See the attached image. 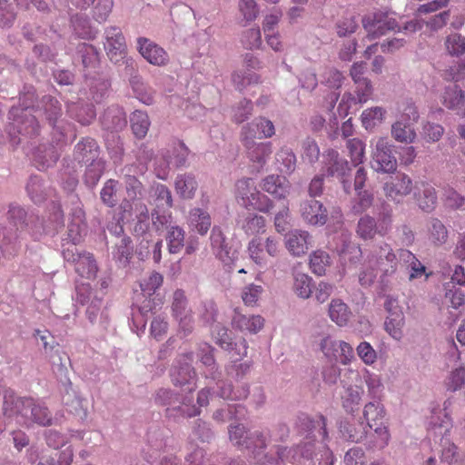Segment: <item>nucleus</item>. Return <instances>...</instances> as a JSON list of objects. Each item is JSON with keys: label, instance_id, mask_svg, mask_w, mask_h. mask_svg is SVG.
<instances>
[{"label": "nucleus", "instance_id": "nucleus-1", "mask_svg": "<svg viewBox=\"0 0 465 465\" xmlns=\"http://www.w3.org/2000/svg\"><path fill=\"white\" fill-rule=\"evenodd\" d=\"M397 264V255L391 244L387 242L373 244L364 258L359 281L361 285L369 286L375 281L379 272L382 275L394 273Z\"/></svg>", "mask_w": 465, "mask_h": 465}, {"label": "nucleus", "instance_id": "nucleus-2", "mask_svg": "<svg viewBox=\"0 0 465 465\" xmlns=\"http://www.w3.org/2000/svg\"><path fill=\"white\" fill-rule=\"evenodd\" d=\"M8 401L4 402V413L7 416L15 415L16 421L29 427L33 423L40 426H50L52 416L48 409L35 401L32 398H17L14 401V408L9 409Z\"/></svg>", "mask_w": 465, "mask_h": 465}, {"label": "nucleus", "instance_id": "nucleus-3", "mask_svg": "<svg viewBox=\"0 0 465 465\" xmlns=\"http://www.w3.org/2000/svg\"><path fill=\"white\" fill-rule=\"evenodd\" d=\"M236 203L248 211L269 213L272 208V200L262 193L252 178H242L235 183Z\"/></svg>", "mask_w": 465, "mask_h": 465}, {"label": "nucleus", "instance_id": "nucleus-4", "mask_svg": "<svg viewBox=\"0 0 465 465\" xmlns=\"http://www.w3.org/2000/svg\"><path fill=\"white\" fill-rule=\"evenodd\" d=\"M363 417L374 433L369 444L371 448L383 449L390 441V432L385 422V410L380 402H369L364 406Z\"/></svg>", "mask_w": 465, "mask_h": 465}, {"label": "nucleus", "instance_id": "nucleus-5", "mask_svg": "<svg viewBox=\"0 0 465 465\" xmlns=\"http://www.w3.org/2000/svg\"><path fill=\"white\" fill-rule=\"evenodd\" d=\"M247 251L253 262L263 266L267 264L268 258L276 257L279 254L281 245L274 236H269L266 239L255 236L249 242Z\"/></svg>", "mask_w": 465, "mask_h": 465}, {"label": "nucleus", "instance_id": "nucleus-6", "mask_svg": "<svg viewBox=\"0 0 465 465\" xmlns=\"http://www.w3.org/2000/svg\"><path fill=\"white\" fill-rule=\"evenodd\" d=\"M371 167L383 173H394L397 169V160L391 152V145L385 137H380L371 153Z\"/></svg>", "mask_w": 465, "mask_h": 465}, {"label": "nucleus", "instance_id": "nucleus-7", "mask_svg": "<svg viewBox=\"0 0 465 465\" xmlns=\"http://www.w3.org/2000/svg\"><path fill=\"white\" fill-rule=\"evenodd\" d=\"M362 24L367 32L366 37L369 41L379 38L389 31L401 29L396 19L387 13H378L364 17Z\"/></svg>", "mask_w": 465, "mask_h": 465}, {"label": "nucleus", "instance_id": "nucleus-8", "mask_svg": "<svg viewBox=\"0 0 465 465\" xmlns=\"http://www.w3.org/2000/svg\"><path fill=\"white\" fill-rule=\"evenodd\" d=\"M104 49L109 59L118 64L125 58L126 44L119 27L111 26L105 30Z\"/></svg>", "mask_w": 465, "mask_h": 465}, {"label": "nucleus", "instance_id": "nucleus-9", "mask_svg": "<svg viewBox=\"0 0 465 465\" xmlns=\"http://www.w3.org/2000/svg\"><path fill=\"white\" fill-rule=\"evenodd\" d=\"M412 190V180L404 173H398L395 176L391 177L383 185L386 197L396 203L402 202Z\"/></svg>", "mask_w": 465, "mask_h": 465}, {"label": "nucleus", "instance_id": "nucleus-10", "mask_svg": "<svg viewBox=\"0 0 465 465\" xmlns=\"http://www.w3.org/2000/svg\"><path fill=\"white\" fill-rule=\"evenodd\" d=\"M384 307L389 315L385 321L386 331L395 340H401L402 337V327L404 325V315L398 305L396 299L387 297Z\"/></svg>", "mask_w": 465, "mask_h": 465}, {"label": "nucleus", "instance_id": "nucleus-11", "mask_svg": "<svg viewBox=\"0 0 465 465\" xmlns=\"http://www.w3.org/2000/svg\"><path fill=\"white\" fill-rule=\"evenodd\" d=\"M137 45L139 53L149 64L155 66L168 64L169 54L162 46L145 37L138 38Z\"/></svg>", "mask_w": 465, "mask_h": 465}, {"label": "nucleus", "instance_id": "nucleus-12", "mask_svg": "<svg viewBox=\"0 0 465 465\" xmlns=\"http://www.w3.org/2000/svg\"><path fill=\"white\" fill-rule=\"evenodd\" d=\"M390 228V218H383L380 224L377 225L374 218L370 215H364L358 222L356 233L361 239L368 241L372 240L377 233L381 236L386 235L389 232Z\"/></svg>", "mask_w": 465, "mask_h": 465}, {"label": "nucleus", "instance_id": "nucleus-13", "mask_svg": "<svg viewBox=\"0 0 465 465\" xmlns=\"http://www.w3.org/2000/svg\"><path fill=\"white\" fill-rule=\"evenodd\" d=\"M63 254L67 262L75 263V271L80 276L86 279L96 276L97 265L93 254L84 252L75 255L74 251L70 249L64 250Z\"/></svg>", "mask_w": 465, "mask_h": 465}, {"label": "nucleus", "instance_id": "nucleus-14", "mask_svg": "<svg viewBox=\"0 0 465 465\" xmlns=\"http://www.w3.org/2000/svg\"><path fill=\"white\" fill-rule=\"evenodd\" d=\"M193 362V353L188 352L179 356L177 364L173 366L171 371L172 381L174 385H190L194 381L196 373L191 366Z\"/></svg>", "mask_w": 465, "mask_h": 465}, {"label": "nucleus", "instance_id": "nucleus-15", "mask_svg": "<svg viewBox=\"0 0 465 465\" xmlns=\"http://www.w3.org/2000/svg\"><path fill=\"white\" fill-rule=\"evenodd\" d=\"M245 428L242 425L231 426L229 437L232 442L246 449H264L266 447L265 438L262 432H256L252 436H246Z\"/></svg>", "mask_w": 465, "mask_h": 465}, {"label": "nucleus", "instance_id": "nucleus-16", "mask_svg": "<svg viewBox=\"0 0 465 465\" xmlns=\"http://www.w3.org/2000/svg\"><path fill=\"white\" fill-rule=\"evenodd\" d=\"M275 134L273 123L265 118L258 117L242 127V134L243 141L253 140L254 138H270Z\"/></svg>", "mask_w": 465, "mask_h": 465}, {"label": "nucleus", "instance_id": "nucleus-17", "mask_svg": "<svg viewBox=\"0 0 465 465\" xmlns=\"http://www.w3.org/2000/svg\"><path fill=\"white\" fill-rule=\"evenodd\" d=\"M300 213L303 220L312 225H323L327 222V210L323 204L315 199L302 202Z\"/></svg>", "mask_w": 465, "mask_h": 465}, {"label": "nucleus", "instance_id": "nucleus-18", "mask_svg": "<svg viewBox=\"0 0 465 465\" xmlns=\"http://www.w3.org/2000/svg\"><path fill=\"white\" fill-rule=\"evenodd\" d=\"M324 169L328 175L343 179L349 174L351 168L346 160L340 157L338 151L328 149L324 154Z\"/></svg>", "mask_w": 465, "mask_h": 465}, {"label": "nucleus", "instance_id": "nucleus-19", "mask_svg": "<svg viewBox=\"0 0 465 465\" xmlns=\"http://www.w3.org/2000/svg\"><path fill=\"white\" fill-rule=\"evenodd\" d=\"M312 242V237L306 231L294 230L285 239V246L289 252L296 257L307 252Z\"/></svg>", "mask_w": 465, "mask_h": 465}, {"label": "nucleus", "instance_id": "nucleus-20", "mask_svg": "<svg viewBox=\"0 0 465 465\" xmlns=\"http://www.w3.org/2000/svg\"><path fill=\"white\" fill-rule=\"evenodd\" d=\"M263 191L273 195L276 198H285L291 189V183L286 177L271 174L266 176L261 184Z\"/></svg>", "mask_w": 465, "mask_h": 465}, {"label": "nucleus", "instance_id": "nucleus-21", "mask_svg": "<svg viewBox=\"0 0 465 465\" xmlns=\"http://www.w3.org/2000/svg\"><path fill=\"white\" fill-rule=\"evenodd\" d=\"M187 223L191 231L205 235L212 225V219L207 211L201 208H193L189 212Z\"/></svg>", "mask_w": 465, "mask_h": 465}, {"label": "nucleus", "instance_id": "nucleus-22", "mask_svg": "<svg viewBox=\"0 0 465 465\" xmlns=\"http://www.w3.org/2000/svg\"><path fill=\"white\" fill-rule=\"evenodd\" d=\"M263 322L264 320L260 315L246 316L235 312L232 324L240 331L256 333L263 327Z\"/></svg>", "mask_w": 465, "mask_h": 465}, {"label": "nucleus", "instance_id": "nucleus-23", "mask_svg": "<svg viewBox=\"0 0 465 465\" xmlns=\"http://www.w3.org/2000/svg\"><path fill=\"white\" fill-rule=\"evenodd\" d=\"M197 187V181L194 175L191 173L179 174L175 179V191L183 199H193Z\"/></svg>", "mask_w": 465, "mask_h": 465}, {"label": "nucleus", "instance_id": "nucleus-24", "mask_svg": "<svg viewBox=\"0 0 465 465\" xmlns=\"http://www.w3.org/2000/svg\"><path fill=\"white\" fill-rule=\"evenodd\" d=\"M244 145L248 149L250 159L261 165L264 164L266 160L272 154V143H254L252 140L244 141Z\"/></svg>", "mask_w": 465, "mask_h": 465}, {"label": "nucleus", "instance_id": "nucleus-25", "mask_svg": "<svg viewBox=\"0 0 465 465\" xmlns=\"http://www.w3.org/2000/svg\"><path fill=\"white\" fill-rule=\"evenodd\" d=\"M391 137L399 143H412L417 137V134L408 122L397 120L391 124Z\"/></svg>", "mask_w": 465, "mask_h": 465}, {"label": "nucleus", "instance_id": "nucleus-26", "mask_svg": "<svg viewBox=\"0 0 465 465\" xmlns=\"http://www.w3.org/2000/svg\"><path fill=\"white\" fill-rule=\"evenodd\" d=\"M329 316L337 325L345 326L351 319V312L341 300L333 299L329 306Z\"/></svg>", "mask_w": 465, "mask_h": 465}, {"label": "nucleus", "instance_id": "nucleus-27", "mask_svg": "<svg viewBox=\"0 0 465 465\" xmlns=\"http://www.w3.org/2000/svg\"><path fill=\"white\" fill-rule=\"evenodd\" d=\"M417 203L420 209L426 212L432 211L437 203V193L435 188L427 183H421V187L415 194Z\"/></svg>", "mask_w": 465, "mask_h": 465}, {"label": "nucleus", "instance_id": "nucleus-28", "mask_svg": "<svg viewBox=\"0 0 465 465\" xmlns=\"http://www.w3.org/2000/svg\"><path fill=\"white\" fill-rule=\"evenodd\" d=\"M440 101L448 109H456L464 103V93L458 84H451L445 87Z\"/></svg>", "mask_w": 465, "mask_h": 465}, {"label": "nucleus", "instance_id": "nucleus-29", "mask_svg": "<svg viewBox=\"0 0 465 465\" xmlns=\"http://www.w3.org/2000/svg\"><path fill=\"white\" fill-rule=\"evenodd\" d=\"M68 113L80 124H89L95 117V111L93 105L72 104L68 105Z\"/></svg>", "mask_w": 465, "mask_h": 465}, {"label": "nucleus", "instance_id": "nucleus-30", "mask_svg": "<svg viewBox=\"0 0 465 465\" xmlns=\"http://www.w3.org/2000/svg\"><path fill=\"white\" fill-rule=\"evenodd\" d=\"M386 111L381 106L365 109L361 115V124L367 130L374 128L384 120Z\"/></svg>", "mask_w": 465, "mask_h": 465}, {"label": "nucleus", "instance_id": "nucleus-31", "mask_svg": "<svg viewBox=\"0 0 465 465\" xmlns=\"http://www.w3.org/2000/svg\"><path fill=\"white\" fill-rule=\"evenodd\" d=\"M331 264L330 255L322 250H317L313 252L310 256V269L312 272L318 275H324L326 272L327 267Z\"/></svg>", "mask_w": 465, "mask_h": 465}, {"label": "nucleus", "instance_id": "nucleus-32", "mask_svg": "<svg viewBox=\"0 0 465 465\" xmlns=\"http://www.w3.org/2000/svg\"><path fill=\"white\" fill-rule=\"evenodd\" d=\"M185 233L183 228L171 226L167 232L166 241L170 253H178L184 246Z\"/></svg>", "mask_w": 465, "mask_h": 465}, {"label": "nucleus", "instance_id": "nucleus-33", "mask_svg": "<svg viewBox=\"0 0 465 465\" xmlns=\"http://www.w3.org/2000/svg\"><path fill=\"white\" fill-rule=\"evenodd\" d=\"M150 121L146 113L136 110L131 115V127L137 138H143L149 129Z\"/></svg>", "mask_w": 465, "mask_h": 465}, {"label": "nucleus", "instance_id": "nucleus-34", "mask_svg": "<svg viewBox=\"0 0 465 465\" xmlns=\"http://www.w3.org/2000/svg\"><path fill=\"white\" fill-rule=\"evenodd\" d=\"M400 258L408 264L411 270L410 280L419 278L425 273V266L417 259V257L408 250H400Z\"/></svg>", "mask_w": 465, "mask_h": 465}, {"label": "nucleus", "instance_id": "nucleus-35", "mask_svg": "<svg viewBox=\"0 0 465 465\" xmlns=\"http://www.w3.org/2000/svg\"><path fill=\"white\" fill-rule=\"evenodd\" d=\"M362 393L363 390L361 386L351 385L346 388L343 395L341 396L343 408L347 411H353L360 404Z\"/></svg>", "mask_w": 465, "mask_h": 465}, {"label": "nucleus", "instance_id": "nucleus-36", "mask_svg": "<svg viewBox=\"0 0 465 465\" xmlns=\"http://www.w3.org/2000/svg\"><path fill=\"white\" fill-rule=\"evenodd\" d=\"M312 279L306 273L294 274L293 291L302 299H308L312 292Z\"/></svg>", "mask_w": 465, "mask_h": 465}, {"label": "nucleus", "instance_id": "nucleus-37", "mask_svg": "<svg viewBox=\"0 0 465 465\" xmlns=\"http://www.w3.org/2000/svg\"><path fill=\"white\" fill-rule=\"evenodd\" d=\"M242 228L248 235L262 234L265 232L266 228L265 218L262 215L249 214L245 218Z\"/></svg>", "mask_w": 465, "mask_h": 465}, {"label": "nucleus", "instance_id": "nucleus-38", "mask_svg": "<svg viewBox=\"0 0 465 465\" xmlns=\"http://www.w3.org/2000/svg\"><path fill=\"white\" fill-rule=\"evenodd\" d=\"M349 156L354 166L363 163L365 158V143L359 138L349 139L346 143Z\"/></svg>", "mask_w": 465, "mask_h": 465}, {"label": "nucleus", "instance_id": "nucleus-39", "mask_svg": "<svg viewBox=\"0 0 465 465\" xmlns=\"http://www.w3.org/2000/svg\"><path fill=\"white\" fill-rule=\"evenodd\" d=\"M97 143L92 138H84L75 145V152L82 156V161L94 160L97 156Z\"/></svg>", "mask_w": 465, "mask_h": 465}, {"label": "nucleus", "instance_id": "nucleus-40", "mask_svg": "<svg viewBox=\"0 0 465 465\" xmlns=\"http://www.w3.org/2000/svg\"><path fill=\"white\" fill-rule=\"evenodd\" d=\"M252 114V103L251 100L242 99L232 109V119L236 124L246 121Z\"/></svg>", "mask_w": 465, "mask_h": 465}, {"label": "nucleus", "instance_id": "nucleus-41", "mask_svg": "<svg viewBox=\"0 0 465 465\" xmlns=\"http://www.w3.org/2000/svg\"><path fill=\"white\" fill-rule=\"evenodd\" d=\"M444 45L448 54L452 56H460L465 54V39L459 34L449 35Z\"/></svg>", "mask_w": 465, "mask_h": 465}, {"label": "nucleus", "instance_id": "nucleus-42", "mask_svg": "<svg viewBox=\"0 0 465 465\" xmlns=\"http://www.w3.org/2000/svg\"><path fill=\"white\" fill-rule=\"evenodd\" d=\"M167 416L173 419L178 418H192L200 414V411L197 407L191 404L190 401H184L181 406L177 408H168L166 410Z\"/></svg>", "mask_w": 465, "mask_h": 465}, {"label": "nucleus", "instance_id": "nucleus-43", "mask_svg": "<svg viewBox=\"0 0 465 465\" xmlns=\"http://www.w3.org/2000/svg\"><path fill=\"white\" fill-rule=\"evenodd\" d=\"M448 239L445 225L438 219H433L430 228V241L436 246L442 245Z\"/></svg>", "mask_w": 465, "mask_h": 465}, {"label": "nucleus", "instance_id": "nucleus-44", "mask_svg": "<svg viewBox=\"0 0 465 465\" xmlns=\"http://www.w3.org/2000/svg\"><path fill=\"white\" fill-rule=\"evenodd\" d=\"M444 134L442 125L435 123L427 122L423 124L420 136L427 143H436L440 140Z\"/></svg>", "mask_w": 465, "mask_h": 465}, {"label": "nucleus", "instance_id": "nucleus-45", "mask_svg": "<svg viewBox=\"0 0 465 465\" xmlns=\"http://www.w3.org/2000/svg\"><path fill=\"white\" fill-rule=\"evenodd\" d=\"M242 43L247 49H259L262 44L259 27L245 31L242 36Z\"/></svg>", "mask_w": 465, "mask_h": 465}, {"label": "nucleus", "instance_id": "nucleus-46", "mask_svg": "<svg viewBox=\"0 0 465 465\" xmlns=\"http://www.w3.org/2000/svg\"><path fill=\"white\" fill-rule=\"evenodd\" d=\"M238 8L246 22L254 21L259 14V8L255 0H240Z\"/></svg>", "mask_w": 465, "mask_h": 465}, {"label": "nucleus", "instance_id": "nucleus-47", "mask_svg": "<svg viewBox=\"0 0 465 465\" xmlns=\"http://www.w3.org/2000/svg\"><path fill=\"white\" fill-rule=\"evenodd\" d=\"M320 348L329 360L337 361L340 341H335L330 336L324 337L320 343Z\"/></svg>", "mask_w": 465, "mask_h": 465}, {"label": "nucleus", "instance_id": "nucleus-48", "mask_svg": "<svg viewBox=\"0 0 465 465\" xmlns=\"http://www.w3.org/2000/svg\"><path fill=\"white\" fill-rule=\"evenodd\" d=\"M26 213L24 209L16 205H11L7 213V218L10 223L13 224L16 230H23L27 223H25Z\"/></svg>", "mask_w": 465, "mask_h": 465}, {"label": "nucleus", "instance_id": "nucleus-49", "mask_svg": "<svg viewBox=\"0 0 465 465\" xmlns=\"http://www.w3.org/2000/svg\"><path fill=\"white\" fill-rule=\"evenodd\" d=\"M154 195L156 197L157 208L173 206V198L170 190L164 184L158 183L154 187Z\"/></svg>", "mask_w": 465, "mask_h": 465}, {"label": "nucleus", "instance_id": "nucleus-50", "mask_svg": "<svg viewBox=\"0 0 465 465\" xmlns=\"http://www.w3.org/2000/svg\"><path fill=\"white\" fill-rule=\"evenodd\" d=\"M465 383V368L460 367L451 371L446 381V387L450 391H456Z\"/></svg>", "mask_w": 465, "mask_h": 465}, {"label": "nucleus", "instance_id": "nucleus-51", "mask_svg": "<svg viewBox=\"0 0 465 465\" xmlns=\"http://www.w3.org/2000/svg\"><path fill=\"white\" fill-rule=\"evenodd\" d=\"M277 161L283 165V169L282 170L283 172L289 173L295 169L296 157L290 149L282 148L277 153Z\"/></svg>", "mask_w": 465, "mask_h": 465}, {"label": "nucleus", "instance_id": "nucleus-52", "mask_svg": "<svg viewBox=\"0 0 465 465\" xmlns=\"http://www.w3.org/2000/svg\"><path fill=\"white\" fill-rule=\"evenodd\" d=\"M42 188L41 180L37 176H32L27 183L26 190L32 201L35 203H40L45 200Z\"/></svg>", "mask_w": 465, "mask_h": 465}, {"label": "nucleus", "instance_id": "nucleus-53", "mask_svg": "<svg viewBox=\"0 0 465 465\" xmlns=\"http://www.w3.org/2000/svg\"><path fill=\"white\" fill-rule=\"evenodd\" d=\"M131 240L126 237L121 238L115 246L114 255L119 262H126L132 256L133 248L130 246Z\"/></svg>", "mask_w": 465, "mask_h": 465}, {"label": "nucleus", "instance_id": "nucleus-54", "mask_svg": "<svg viewBox=\"0 0 465 465\" xmlns=\"http://www.w3.org/2000/svg\"><path fill=\"white\" fill-rule=\"evenodd\" d=\"M401 119L404 122L416 123L420 117L417 107L411 101L403 102L400 106Z\"/></svg>", "mask_w": 465, "mask_h": 465}, {"label": "nucleus", "instance_id": "nucleus-55", "mask_svg": "<svg viewBox=\"0 0 465 465\" xmlns=\"http://www.w3.org/2000/svg\"><path fill=\"white\" fill-rule=\"evenodd\" d=\"M357 354L361 361L367 364L371 365L376 361L377 354L371 345L367 341H362L357 346Z\"/></svg>", "mask_w": 465, "mask_h": 465}, {"label": "nucleus", "instance_id": "nucleus-56", "mask_svg": "<svg viewBox=\"0 0 465 465\" xmlns=\"http://www.w3.org/2000/svg\"><path fill=\"white\" fill-rule=\"evenodd\" d=\"M302 158L311 163L318 161L320 156V148L315 141L307 139L302 145Z\"/></svg>", "mask_w": 465, "mask_h": 465}, {"label": "nucleus", "instance_id": "nucleus-57", "mask_svg": "<svg viewBox=\"0 0 465 465\" xmlns=\"http://www.w3.org/2000/svg\"><path fill=\"white\" fill-rule=\"evenodd\" d=\"M116 183L114 180H109L105 183L104 186L101 191V199L104 203L109 206H114L116 203Z\"/></svg>", "mask_w": 465, "mask_h": 465}, {"label": "nucleus", "instance_id": "nucleus-58", "mask_svg": "<svg viewBox=\"0 0 465 465\" xmlns=\"http://www.w3.org/2000/svg\"><path fill=\"white\" fill-rule=\"evenodd\" d=\"M45 114L50 124L54 126L56 120L61 115V106L56 99L48 97L46 98Z\"/></svg>", "mask_w": 465, "mask_h": 465}, {"label": "nucleus", "instance_id": "nucleus-59", "mask_svg": "<svg viewBox=\"0 0 465 465\" xmlns=\"http://www.w3.org/2000/svg\"><path fill=\"white\" fill-rule=\"evenodd\" d=\"M262 291L263 289L261 285L250 284L249 286L245 287L242 294L243 302L246 305L256 304Z\"/></svg>", "mask_w": 465, "mask_h": 465}, {"label": "nucleus", "instance_id": "nucleus-60", "mask_svg": "<svg viewBox=\"0 0 465 465\" xmlns=\"http://www.w3.org/2000/svg\"><path fill=\"white\" fill-rule=\"evenodd\" d=\"M187 299L183 290H176L173 293V301L172 304L173 316H179L186 312Z\"/></svg>", "mask_w": 465, "mask_h": 465}, {"label": "nucleus", "instance_id": "nucleus-61", "mask_svg": "<svg viewBox=\"0 0 465 465\" xmlns=\"http://www.w3.org/2000/svg\"><path fill=\"white\" fill-rule=\"evenodd\" d=\"M356 97L360 104L368 102L373 93L372 84L370 79L355 84Z\"/></svg>", "mask_w": 465, "mask_h": 465}, {"label": "nucleus", "instance_id": "nucleus-62", "mask_svg": "<svg viewBox=\"0 0 465 465\" xmlns=\"http://www.w3.org/2000/svg\"><path fill=\"white\" fill-rule=\"evenodd\" d=\"M124 183L129 197L136 198L137 196L142 195L143 184L135 176L126 174L124 176Z\"/></svg>", "mask_w": 465, "mask_h": 465}, {"label": "nucleus", "instance_id": "nucleus-63", "mask_svg": "<svg viewBox=\"0 0 465 465\" xmlns=\"http://www.w3.org/2000/svg\"><path fill=\"white\" fill-rule=\"evenodd\" d=\"M103 164L100 161H93L91 165L87 168L85 172V179L86 183L94 185L100 179L103 173Z\"/></svg>", "mask_w": 465, "mask_h": 465}, {"label": "nucleus", "instance_id": "nucleus-64", "mask_svg": "<svg viewBox=\"0 0 465 465\" xmlns=\"http://www.w3.org/2000/svg\"><path fill=\"white\" fill-rule=\"evenodd\" d=\"M344 462L346 465H363L365 463L363 450L359 447L350 449L345 454Z\"/></svg>", "mask_w": 465, "mask_h": 465}]
</instances>
